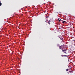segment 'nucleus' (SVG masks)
Returning <instances> with one entry per match:
<instances>
[{"label": "nucleus", "instance_id": "39448f33", "mask_svg": "<svg viewBox=\"0 0 75 75\" xmlns=\"http://www.w3.org/2000/svg\"><path fill=\"white\" fill-rule=\"evenodd\" d=\"M66 21H63L62 22V23L63 24H64V23L65 22H66Z\"/></svg>", "mask_w": 75, "mask_h": 75}, {"label": "nucleus", "instance_id": "9d476101", "mask_svg": "<svg viewBox=\"0 0 75 75\" xmlns=\"http://www.w3.org/2000/svg\"><path fill=\"white\" fill-rule=\"evenodd\" d=\"M66 71H68V69H67L66 70Z\"/></svg>", "mask_w": 75, "mask_h": 75}, {"label": "nucleus", "instance_id": "0eeeda50", "mask_svg": "<svg viewBox=\"0 0 75 75\" xmlns=\"http://www.w3.org/2000/svg\"><path fill=\"white\" fill-rule=\"evenodd\" d=\"M51 22V21L50 20H49V21H48V23H49L50 22Z\"/></svg>", "mask_w": 75, "mask_h": 75}, {"label": "nucleus", "instance_id": "1a4fd4ad", "mask_svg": "<svg viewBox=\"0 0 75 75\" xmlns=\"http://www.w3.org/2000/svg\"><path fill=\"white\" fill-rule=\"evenodd\" d=\"M70 72H71V73H73V71H69Z\"/></svg>", "mask_w": 75, "mask_h": 75}, {"label": "nucleus", "instance_id": "20e7f679", "mask_svg": "<svg viewBox=\"0 0 75 75\" xmlns=\"http://www.w3.org/2000/svg\"><path fill=\"white\" fill-rule=\"evenodd\" d=\"M62 21V20H61V19H60L59 20V22H60V21Z\"/></svg>", "mask_w": 75, "mask_h": 75}, {"label": "nucleus", "instance_id": "6e6552de", "mask_svg": "<svg viewBox=\"0 0 75 75\" xmlns=\"http://www.w3.org/2000/svg\"><path fill=\"white\" fill-rule=\"evenodd\" d=\"M57 47H59V45L58 44L57 45Z\"/></svg>", "mask_w": 75, "mask_h": 75}, {"label": "nucleus", "instance_id": "423d86ee", "mask_svg": "<svg viewBox=\"0 0 75 75\" xmlns=\"http://www.w3.org/2000/svg\"><path fill=\"white\" fill-rule=\"evenodd\" d=\"M59 28H59V29H61V26H59Z\"/></svg>", "mask_w": 75, "mask_h": 75}, {"label": "nucleus", "instance_id": "9b49d317", "mask_svg": "<svg viewBox=\"0 0 75 75\" xmlns=\"http://www.w3.org/2000/svg\"><path fill=\"white\" fill-rule=\"evenodd\" d=\"M47 21H48V20H46L45 22H47Z\"/></svg>", "mask_w": 75, "mask_h": 75}, {"label": "nucleus", "instance_id": "ddd939ff", "mask_svg": "<svg viewBox=\"0 0 75 75\" xmlns=\"http://www.w3.org/2000/svg\"><path fill=\"white\" fill-rule=\"evenodd\" d=\"M49 24H50V23H49Z\"/></svg>", "mask_w": 75, "mask_h": 75}, {"label": "nucleus", "instance_id": "7ed1b4c3", "mask_svg": "<svg viewBox=\"0 0 75 75\" xmlns=\"http://www.w3.org/2000/svg\"><path fill=\"white\" fill-rule=\"evenodd\" d=\"M59 38L60 39V40H62V41H63V38L62 37H60Z\"/></svg>", "mask_w": 75, "mask_h": 75}, {"label": "nucleus", "instance_id": "f257e3e1", "mask_svg": "<svg viewBox=\"0 0 75 75\" xmlns=\"http://www.w3.org/2000/svg\"><path fill=\"white\" fill-rule=\"evenodd\" d=\"M59 48L60 50H62V52L65 53L66 54H67V50L66 49H65L64 47V46L62 45L59 46Z\"/></svg>", "mask_w": 75, "mask_h": 75}, {"label": "nucleus", "instance_id": "f03ea898", "mask_svg": "<svg viewBox=\"0 0 75 75\" xmlns=\"http://www.w3.org/2000/svg\"><path fill=\"white\" fill-rule=\"evenodd\" d=\"M61 55L62 56V57H67V55Z\"/></svg>", "mask_w": 75, "mask_h": 75}, {"label": "nucleus", "instance_id": "f8f14e48", "mask_svg": "<svg viewBox=\"0 0 75 75\" xmlns=\"http://www.w3.org/2000/svg\"><path fill=\"white\" fill-rule=\"evenodd\" d=\"M58 20H59V18H58Z\"/></svg>", "mask_w": 75, "mask_h": 75}]
</instances>
